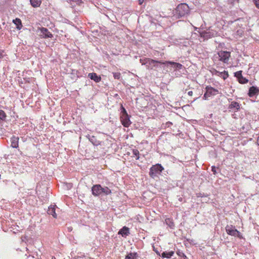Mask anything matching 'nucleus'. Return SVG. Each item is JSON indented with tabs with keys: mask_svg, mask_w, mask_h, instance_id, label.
Here are the masks:
<instances>
[{
	"mask_svg": "<svg viewBox=\"0 0 259 259\" xmlns=\"http://www.w3.org/2000/svg\"><path fill=\"white\" fill-rule=\"evenodd\" d=\"M188 94L189 96H192L193 95V92L192 91H189L188 93Z\"/></svg>",
	"mask_w": 259,
	"mask_h": 259,
	"instance_id": "e433bc0d",
	"label": "nucleus"
},
{
	"mask_svg": "<svg viewBox=\"0 0 259 259\" xmlns=\"http://www.w3.org/2000/svg\"><path fill=\"white\" fill-rule=\"evenodd\" d=\"M182 198H179V200H180V201H182Z\"/></svg>",
	"mask_w": 259,
	"mask_h": 259,
	"instance_id": "a19ab883",
	"label": "nucleus"
},
{
	"mask_svg": "<svg viewBox=\"0 0 259 259\" xmlns=\"http://www.w3.org/2000/svg\"><path fill=\"white\" fill-rule=\"evenodd\" d=\"M55 205H51L49 207L48 209V213L49 215H52L54 218H57V213H56Z\"/></svg>",
	"mask_w": 259,
	"mask_h": 259,
	"instance_id": "ddd939ff",
	"label": "nucleus"
},
{
	"mask_svg": "<svg viewBox=\"0 0 259 259\" xmlns=\"http://www.w3.org/2000/svg\"><path fill=\"white\" fill-rule=\"evenodd\" d=\"M174 254V252L172 251L169 252L164 251L162 252L161 256L163 258H169L173 255Z\"/></svg>",
	"mask_w": 259,
	"mask_h": 259,
	"instance_id": "aec40b11",
	"label": "nucleus"
},
{
	"mask_svg": "<svg viewBox=\"0 0 259 259\" xmlns=\"http://www.w3.org/2000/svg\"><path fill=\"white\" fill-rule=\"evenodd\" d=\"M52 259H56V257H54V256H53V257H52Z\"/></svg>",
	"mask_w": 259,
	"mask_h": 259,
	"instance_id": "ea45409f",
	"label": "nucleus"
},
{
	"mask_svg": "<svg viewBox=\"0 0 259 259\" xmlns=\"http://www.w3.org/2000/svg\"><path fill=\"white\" fill-rule=\"evenodd\" d=\"M171 125H172V123L170 121H168L165 124V127H169Z\"/></svg>",
	"mask_w": 259,
	"mask_h": 259,
	"instance_id": "72a5a7b5",
	"label": "nucleus"
},
{
	"mask_svg": "<svg viewBox=\"0 0 259 259\" xmlns=\"http://www.w3.org/2000/svg\"><path fill=\"white\" fill-rule=\"evenodd\" d=\"M211 170L213 172V174H215L217 173V171H216V167L215 166H212L211 167Z\"/></svg>",
	"mask_w": 259,
	"mask_h": 259,
	"instance_id": "f704fd0d",
	"label": "nucleus"
},
{
	"mask_svg": "<svg viewBox=\"0 0 259 259\" xmlns=\"http://www.w3.org/2000/svg\"><path fill=\"white\" fill-rule=\"evenodd\" d=\"M88 76L96 82H99L101 80V77L98 76L96 73H90L88 74Z\"/></svg>",
	"mask_w": 259,
	"mask_h": 259,
	"instance_id": "f8f14e48",
	"label": "nucleus"
},
{
	"mask_svg": "<svg viewBox=\"0 0 259 259\" xmlns=\"http://www.w3.org/2000/svg\"><path fill=\"white\" fill-rule=\"evenodd\" d=\"M238 81L240 83H245L248 82V80L244 78V77H243V76L242 75L239 79Z\"/></svg>",
	"mask_w": 259,
	"mask_h": 259,
	"instance_id": "bb28decb",
	"label": "nucleus"
},
{
	"mask_svg": "<svg viewBox=\"0 0 259 259\" xmlns=\"http://www.w3.org/2000/svg\"><path fill=\"white\" fill-rule=\"evenodd\" d=\"M40 36L43 38H51L53 37V34L48 30V29L45 27H42L40 29Z\"/></svg>",
	"mask_w": 259,
	"mask_h": 259,
	"instance_id": "9b49d317",
	"label": "nucleus"
},
{
	"mask_svg": "<svg viewBox=\"0 0 259 259\" xmlns=\"http://www.w3.org/2000/svg\"><path fill=\"white\" fill-rule=\"evenodd\" d=\"M235 76L237 78L238 80L240 77L242 76L241 71H237L235 72Z\"/></svg>",
	"mask_w": 259,
	"mask_h": 259,
	"instance_id": "c756f323",
	"label": "nucleus"
},
{
	"mask_svg": "<svg viewBox=\"0 0 259 259\" xmlns=\"http://www.w3.org/2000/svg\"><path fill=\"white\" fill-rule=\"evenodd\" d=\"M213 73L216 75L220 76H221V75L223 74V72H220L216 70H214L213 72Z\"/></svg>",
	"mask_w": 259,
	"mask_h": 259,
	"instance_id": "2f4dec72",
	"label": "nucleus"
},
{
	"mask_svg": "<svg viewBox=\"0 0 259 259\" xmlns=\"http://www.w3.org/2000/svg\"><path fill=\"white\" fill-rule=\"evenodd\" d=\"M183 73L181 70H179V71H178V72H175V74L177 77L181 76Z\"/></svg>",
	"mask_w": 259,
	"mask_h": 259,
	"instance_id": "7c9ffc66",
	"label": "nucleus"
},
{
	"mask_svg": "<svg viewBox=\"0 0 259 259\" xmlns=\"http://www.w3.org/2000/svg\"><path fill=\"white\" fill-rule=\"evenodd\" d=\"M229 3L233 4L235 2L237 1L238 0H228Z\"/></svg>",
	"mask_w": 259,
	"mask_h": 259,
	"instance_id": "c9c22d12",
	"label": "nucleus"
},
{
	"mask_svg": "<svg viewBox=\"0 0 259 259\" xmlns=\"http://www.w3.org/2000/svg\"><path fill=\"white\" fill-rule=\"evenodd\" d=\"M140 62L142 65H145L146 67L149 69H152L153 67L157 66V64L158 63L163 64V62L154 60L149 58H145L144 60L140 59Z\"/></svg>",
	"mask_w": 259,
	"mask_h": 259,
	"instance_id": "f03ea898",
	"label": "nucleus"
},
{
	"mask_svg": "<svg viewBox=\"0 0 259 259\" xmlns=\"http://www.w3.org/2000/svg\"><path fill=\"white\" fill-rule=\"evenodd\" d=\"M121 122L122 124L124 127H128L131 124L128 115H127L125 110L123 108V112L120 117Z\"/></svg>",
	"mask_w": 259,
	"mask_h": 259,
	"instance_id": "423d86ee",
	"label": "nucleus"
},
{
	"mask_svg": "<svg viewBox=\"0 0 259 259\" xmlns=\"http://www.w3.org/2000/svg\"><path fill=\"white\" fill-rule=\"evenodd\" d=\"M4 55H3V52H1L0 53V58H2L3 57Z\"/></svg>",
	"mask_w": 259,
	"mask_h": 259,
	"instance_id": "58836bf2",
	"label": "nucleus"
},
{
	"mask_svg": "<svg viewBox=\"0 0 259 259\" xmlns=\"http://www.w3.org/2000/svg\"><path fill=\"white\" fill-rule=\"evenodd\" d=\"M189 12L190 9L188 5L182 3L178 5L174 11L173 17L176 19L185 18L189 15Z\"/></svg>",
	"mask_w": 259,
	"mask_h": 259,
	"instance_id": "f257e3e1",
	"label": "nucleus"
},
{
	"mask_svg": "<svg viewBox=\"0 0 259 259\" xmlns=\"http://www.w3.org/2000/svg\"><path fill=\"white\" fill-rule=\"evenodd\" d=\"M163 64L171 65L174 68V72H178V71H179V70H182L184 68L182 64L172 61H165L163 62Z\"/></svg>",
	"mask_w": 259,
	"mask_h": 259,
	"instance_id": "6e6552de",
	"label": "nucleus"
},
{
	"mask_svg": "<svg viewBox=\"0 0 259 259\" xmlns=\"http://www.w3.org/2000/svg\"><path fill=\"white\" fill-rule=\"evenodd\" d=\"M89 141L95 146H98L100 144V142L97 139L95 136H91L89 138Z\"/></svg>",
	"mask_w": 259,
	"mask_h": 259,
	"instance_id": "a211bd4d",
	"label": "nucleus"
},
{
	"mask_svg": "<svg viewBox=\"0 0 259 259\" xmlns=\"http://www.w3.org/2000/svg\"><path fill=\"white\" fill-rule=\"evenodd\" d=\"M201 36L205 39H208L214 37L217 35V32L212 29H209L207 31H204L201 33Z\"/></svg>",
	"mask_w": 259,
	"mask_h": 259,
	"instance_id": "1a4fd4ad",
	"label": "nucleus"
},
{
	"mask_svg": "<svg viewBox=\"0 0 259 259\" xmlns=\"http://www.w3.org/2000/svg\"><path fill=\"white\" fill-rule=\"evenodd\" d=\"M102 194L109 195L111 193V191L107 187H102Z\"/></svg>",
	"mask_w": 259,
	"mask_h": 259,
	"instance_id": "4be33fe9",
	"label": "nucleus"
},
{
	"mask_svg": "<svg viewBox=\"0 0 259 259\" xmlns=\"http://www.w3.org/2000/svg\"><path fill=\"white\" fill-rule=\"evenodd\" d=\"M30 2L31 6L34 8L39 7L41 3L40 0H30Z\"/></svg>",
	"mask_w": 259,
	"mask_h": 259,
	"instance_id": "412c9836",
	"label": "nucleus"
},
{
	"mask_svg": "<svg viewBox=\"0 0 259 259\" xmlns=\"http://www.w3.org/2000/svg\"><path fill=\"white\" fill-rule=\"evenodd\" d=\"M206 92L204 94L203 99L205 100L208 99V98L211 96H215L219 93V91L217 89L213 88L211 87L207 86L205 88Z\"/></svg>",
	"mask_w": 259,
	"mask_h": 259,
	"instance_id": "39448f33",
	"label": "nucleus"
},
{
	"mask_svg": "<svg viewBox=\"0 0 259 259\" xmlns=\"http://www.w3.org/2000/svg\"><path fill=\"white\" fill-rule=\"evenodd\" d=\"M219 60L221 61L226 63L228 62L229 58L230 57V52L228 51H219L218 53Z\"/></svg>",
	"mask_w": 259,
	"mask_h": 259,
	"instance_id": "0eeeda50",
	"label": "nucleus"
},
{
	"mask_svg": "<svg viewBox=\"0 0 259 259\" xmlns=\"http://www.w3.org/2000/svg\"><path fill=\"white\" fill-rule=\"evenodd\" d=\"M226 231L228 234L234 236L238 237L240 238H241V235L235 227L232 225H227L226 227Z\"/></svg>",
	"mask_w": 259,
	"mask_h": 259,
	"instance_id": "20e7f679",
	"label": "nucleus"
},
{
	"mask_svg": "<svg viewBox=\"0 0 259 259\" xmlns=\"http://www.w3.org/2000/svg\"><path fill=\"white\" fill-rule=\"evenodd\" d=\"M102 187L100 185H95L92 187V194L95 196H99L102 194Z\"/></svg>",
	"mask_w": 259,
	"mask_h": 259,
	"instance_id": "9d476101",
	"label": "nucleus"
},
{
	"mask_svg": "<svg viewBox=\"0 0 259 259\" xmlns=\"http://www.w3.org/2000/svg\"><path fill=\"white\" fill-rule=\"evenodd\" d=\"M11 146L13 148H16L18 147V141H19L18 137L13 136L11 138Z\"/></svg>",
	"mask_w": 259,
	"mask_h": 259,
	"instance_id": "4468645a",
	"label": "nucleus"
},
{
	"mask_svg": "<svg viewBox=\"0 0 259 259\" xmlns=\"http://www.w3.org/2000/svg\"><path fill=\"white\" fill-rule=\"evenodd\" d=\"M165 222L166 225H168L170 228H173L174 227V223L171 219L169 218L166 219H165Z\"/></svg>",
	"mask_w": 259,
	"mask_h": 259,
	"instance_id": "5701e85b",
	"label": "nucleus"
},
{
	"mask_svg": "<svg viewBox=\"0 0 259 259\" xmlns=\"http://www.w3.org/2000/svg\"><path fill=\"white\" fill-rule=\"evenodd\" d=\"M256 7L259 9V0H253Z\"/></svg>",
	"mask_w": 259,
	"mask_h": 259,
	"instance_id": "473e14b6",
	"label": "nucleus"
},
{
	"mask_svg": "<svg viewBox=\"0 0 259 259\" xmlns=\"http://www.w3.org/2000/svg\"><path fill=\"white\" fill-rule=\"evenodd\" d=\"M258 91V89L257 88L252 86L250 87L249 90L248 95L250 97H253V96L257 94Z\"/></svg>",
	"mask_w": 259,
	"mask_h": 259,
	"instance_id": "2eb2a0df",
	"label": "nucleus"
},
{
	"mask_svg": "<svg viewBox=\"0 0 259 259\" xmlns=\"http://www.w3.org/2000/svg\"><path fill=\"white\" fill-rule=\"evenodd\" d=\"M144 1V0H139V4H140V5H142V4L143 3Z\"/></svg>",
	"mask_w": 259,
	"mask_h": 259,
	"instance_id": "4c0bfd02",
	"label": "nucleus"
},
{
	"mask_svg": "<svg viewBox=\"0 0 259 259\" xmlns=\"http://www.w3.org/2000/svg\"><path fill=\"white\" fill-rule=\"evenodd\" d=\"M137 253H130L127 254L125 259H137Z\"/></svg>",
	"mask_w": 259,
	"mask_h": 259,
	"instance_id": "b1692460",
	"label": "nucleus"
},
{
	"mask_svg": "<svg viewBox=\"0 0 259 259\" xmlns=\"http://www.w3.org/2000/svg\"><path fill=\"white\" fill-rule=\"evenodd\" d=\"M118 234L121 235L122 236L128 235L130 234L128 228L125 226L123 227L119 230Z\"/></svg>",
	"mask_w": 259,
	"mask_h": 259,
	"instance_id": "dca6fc26",
	"label": "nucleus"
},
{
	"mask_svg": "<svg viewBox=\"0 0 259 259\" xmlns=\"http://www.w3.org/2000/svg\"><path fill=\"white\" fill-rule=\"evenodd\" d=\"M6 117V114L5 112L2 110H0V123L2 121L5 120Z\"/></svg>",
	"mask_w": 259,
	"mask_h": 259,
	"instance_id": "393cba45",
	"label": "nucleus"
},
{
	"mask_svg": "<svg viewBox=\"0 0 259 259\" xmlns=\"http://www.w3.org/2000/svg\"><path fill=\"white\" fill-rule=\"evenodd\" d=\"M113 76L115 79H119L121 77V74L119 72L113 73Z\"/></svg>",
	"mask_w": 259,
	"mask_h": 259,
	"instance_id": "c85d7f7f",
	"label": "nucleus"
},
{
	"mask_svg": "<svg viewBox=\"0 0 259 259\" xmlns=\"http://www.w3.org/2000/svg\"><path fill=\"white\" fill-rule=\"evenodd\" d=\"M133 154L136 156V160H138L139 159V151L137 149L133 150Z\"/></svg>",
	"mask_w": 259,
	"mask_h": 259,
	"instance_id": "a878e982",
	"label": "nucleus"
},
{
	"mask_svg": "<svg viewBox=\"0 0 259 259\" xmlns=\"http://www.w3.org/2000/svg\"><path fill=\"white\" fill-rule=\"evenodd\" d=\"M13 22L16 25V28L18 30H20L22 27L21 20L19 18H16L13 20Z\"/></svg>",
	"mask_w": 259,
	"mask_h": 259,
	"instance_id": "f3484780",
	"label": "nucleus"
},
{
	"mask_svg": "<svg viewBox=\"0 0 259 259\" xmlns=\"http://www.w3.org/2000/svg\"><path fill=\"white\" fill-rule=\"evenodd\" d=\"M163 169L164 168L160 164H156L150 168L149 175L151 178H154L157 176V174H160Z\"/></svg>",
	"mask_w": 259,
	"mask_h": 259,
	"instance_id": "7ed1b4c3",
	"label": "nucleus"
},
{
	"mask_svg": "<svg viewBox=\"0 0 259 259\" xmlns=\"http://www.w3.org/2000/svg\"><path fill=\"white\" fill-rule=\"evenodd\" d=\"M240 108L239 104L237 102H232L229 105V109L238 110Z\"/></svg>",
	"mask_w": 259,
	"mask_h": 259,
	"instance_id": "6ab92c4d",
	"label": "nucleus"
},
{
	"mask_svg": "<svg viewBox=\"0 0 259 259\" xmlns=\"http://www.w3.org/2000/svg\"><path fill=\"white\" fill-rule=\"evenodd\" d=\"M229 75H228V73L227 71H224L223 72V74L221 75V77L224 79H226L228 77Z\"/></svg>",
	"mask_w": 259,
	"mask_h": 259,
	"instance_id": "cd10ccee",
	"label": "nucleus"
}]
</instances>
